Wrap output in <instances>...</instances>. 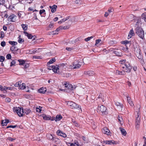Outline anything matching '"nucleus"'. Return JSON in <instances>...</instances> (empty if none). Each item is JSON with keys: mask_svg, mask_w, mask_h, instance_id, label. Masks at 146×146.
I'll use <instances>...</instances> for the list:
<instances>
[{"mask_svg": "<svg viewBox=\"0 0 146 146\" xmlns=\"http://www.w3.org/2000/svg\"><path fill=\"white\" fill-rule=\"evenodd\" d=\"M134 35V32L133 29H132L131 30H130L129 33L128 37H129V38H131Z\"/></svg>", "mask_w": 146, "mask_h": 146, "instance_id": "4be33fe9", "label": "nucleus"}, {"mask_svg": "<svg viewBox=\"0 0 146 146\" xmlns=\"http://www.w3.org/2000/svg\"><path fill=\"white\" fill-rule=\"evenodd\" d=\"M25 88V84L24 83H23L19 86V89H24Z\"/></svg>", "mask_w": 146, "mask_h": 146, "instance_id": "bb28decb", "label": "nucleus"}, {"mask_svg": "<svg viewBox=\"0 0 146 146\" xmlns=\"http://www.w3.org/2000/svg\"><path fill=\"white\" fill-rule=\"evenodd\" d=\"M52 141L57 143H59L60 142V141L59 139L55 137L53 139Z\"/></svg>", "mask_w": 146, "mask_h": 146, "instance_id": "7c9ffc66", "label": "nucleus"}, {"mask_svg": "<svg viewBox=\"0 0 146 146\" xmlns=\"http://www.w3.org/2000/svg\"><path fill=\"white\" fill-rule=\"evenodd\" d=\"M136 33L142 39H143L144 36V32L142 29L139 27H137L136 29Z\"/></svg>", "mask_w": 146, "mask_h": 146, "instance_id": "7ed1b4c3", "label": "nucleus"}, {"mask_svg": "<svg viewBox=\"0 0 146 146\" xmlns=\"http://www.w3.org/2000/svg\"><path fill=\"white\" fill-rule=\"evenodd\" d=\"M102 131L104 134H107L108 135H110V131L106 127H104Z\"/></svg>", "mask_w": 146, "mask_h": 146, "instance_id": "9b49d317", "label": "nucleus"}, {"mask_svg": "<svg viewBox=\"0 0 146 146\" xmlns=\"http://www.w3.org/2000/svg\"><path fill=\"white\" fill-rule=\"evenodd\" d=\"M21 25L23 30L26 31L27 30V25L22 24Z\"/></svg>", "mask_w": 146, "mask_h": 146, "instance_id": "c85d7f7f", "label": "nucleus"}, {"mask_svg": "<svg viewBox=\"0 0 146 146\" xmlns=\"http://www.w3.org/2000/svg\"><path fill=\"white\" fill-rule=\"evenodd\" d=\"M45 12V10L44 9L41 10L40 11L39 13L40 15H41L43 13Z\"/></svg>", "mask_w": 146, "mask_h": 146, "instance_id": "774afa93", "label": "nucleus"}, {"mask_svg": "<svg viewBox=\"0 0 146 146\" xmlns=\"http://www.w3.org/2000/svg\"><path fill=\"white\" fill-rule=\"evenodd\" d=\"M7 139L11 141H13L15 140V139L12 138L11 137H9L7 138Z\"/></svg>", "mask_w": 146, "mask_h": 146, "instance_id": "6e6d98bb", "label": "nucleus"}, {"mask_svg": "<svg viewBox=\"0 0 146 146\" xmlns=\"http://www.w3.org/2000/svg\"><path fill=\"white\" fill-rule=\"evenodd\" d=\"M72 121L73 123V124L75 125V126L76 127H79V124L75 121L72 120Z\"/></svg>", "mask_w": 146, "mask_h": 146, "instance_id": "c756f323", "label": "nucleus"}, {"mask_svg": "<svg viewBox=\"0 0 146 146\" xmlns=\"http://www.w3.org/2000/svg\"><path fill=\"white\" fill-rule=\"evenodd\" d=\"M74 49L73 47H67L66 48V49L68 51H70L72 50H73Z\"/></svg>", "mask_w": 146, "mask_h": 146, "instance_id": "3c124183", "label": "nucleus"}, {"mask_svg": "<svg viewBox=\"0 0 146 146\" xmlns=\"http://www.w3.org/2000/svg\"><path fill=\"white\" fill-rule=\"evenodd\" d=\"M42 117L45 120H48L50 119V117L46 115H43Z\"/></svg>", "mask_w": 146, "mask_h": 146, "instance_id": "c9c22d12", "label": "nucleus"}, {"mask_svg": "<svg viewBox=\"0 0 146 146\" xmlns=\"http://www.w3.org/2000/svg\"><path fill=\"white\" fill-rule=\"evenodd\" d=\"M9 43L13 45H15L17 44V42H16L9 41Z\"/></svg>", "mask_w": 146, "mask_h": 146, "instance_id": "ea45409f", "label": "nucleus"}, {"mask_svg": "<svg viewBox=\"0 0 146 146\" xmlns=\"http://www.w3.org/2000/svg\"><path fill=\"white\" fill-rule=\"evenodd\" d=\"M9 122V120L7 119H5V121L2 120L1 121V124L3 126L5 125H6L7 123Z\"/></svg>", "mask_w": 146, "mask_h": 146, "instance_id": "aec40b11", "label": "nucleus"}, {"mask_svg": "<svg viewBox=\"0 0 146 146\" xmlns=\"http://www.w3.org/2000/svg\"><path fill=\"white\" fill-rule=\"evenodd\" d=\"M74 3L77 4H79L80 3V0H75Z\"/></svg>", "mask_w": 146, "mask_h": 146, "instance_id": "e2e57ef3", "label": "nucleus"}, {"mask_svg": "<svg viewBox=\"0 0 146 146\" xmlns=\"http://www.w3.org/2000/svg\"><path fill=\"white\" fill-rule=\"evenodd\" d=\"M84 74L85 75H88L89 76H92L93 75H94L95 74L94 71L91 70L85 71L84 72Z\"/></svg>", "mask_w": 146, "mask_h": 146, "instance_id": "f8f14e48", "label": "nucleus"}, {"mask_svg": "<svg viewBox=\"0 0 146 146\" xmlns=\"http://www.w3.org/2000/svg\"><path fill=\"white\" fill-rule=\"evenodd\" d=\"M115 105L117 107L120 106V108H118V110L120 111H121L122 110V108H123V105L122 104H121L119 102H117L115 103Z\"/></svg>", "mask_w": 146, "mask_h": 146, "instance_id": "b1692460", "label": "nucleus"}, {"mask_svg": "<svg viewBox=\"0 0 146 146\" xmlns=\"http://www.w3.org/2000/svg\"><path fill=\"white\" fill-rule=\"evenodd\" d=\"M13 110L14 112H16L20 117L23 116L24 114L23 109H21L19 107H14Z\"/></svg>", "mask_w": 146, "mask_h": 146, "instance_id": "423d86ee", "label": "nucleus"}, {"mask_svg": "<svg viewBox=\"0 0 146 146\" xmlns=\"http://www.w3.org/2000/svg\"><path fill=\"white\" fill-rule=\"evenodd\" d=\"M46 91V89L45 88L42 87L40 88L38 90L39 92L42 94H44Z\"/></svg>", "mask_w": 146, "mask_h": 146, "instance_id": "6ab92c4d", "label": "nucleus"}, {"mask_svg": "<svg viewBox=\"0 0 146 146\" xmlns=\"http://www.w3.org/2000/svg\"><path fill=\"white\" fill-rule=\"evenodd\" d=\"M101 41V40L100 39H98L96 40L95 45H96Z\"/></svg>", "mask_w": 146, "mask_h": 146, "instance_id": "5fc2aeb1", "label": "nucleus"}, {"mask_svg": "<svg viewBox=\"0 0 146 146\" xmlns=\"http://www.w3.org/2000/svg\"><path fill=\"white\" fill-rule=\"evenodd\" d=\"M49 8L51 9V12L53 13L55 12L56 11L57 6L56 5H54L52 6H50Z\"/></svg>", "mask_w": 146, "mask_h": 146, "instance_id": "2eb2a0df", "label": "nucleus"}, {"mask_svg": "<svg viewBox=\"0 0 146 146\" xmlns=\"http://www.w3.org/2000/svg\"><path fill=\"white\" fill-rule=\"evenodd\" d=\"M94 37L93 36H91L90 37H88L87 38H85V40L86 41H88L90 40L92 38Z\"/></svg>", "mask_w": 146, "mask_h": 146, "instance_id": "a18cd8bd", "label": "nucleus"}, {"mask_svg": "<svg viewBox=\"0 0 146 146\" xmlns=\"http://www.w3.org/2000/svg\"><path fill=\"white\" fill-rule=\"evenodd\" d=\"M138 58L139 59V61L141 63V64H144V61L143 59L142 56V55H140L139 57L138 56Z\"/></svg>", "mask_w": 146, "mask_h": 146, "instance_id": "a878e982", "label": "nucleus"}, {"mask_svg": "<svg viewBox=\"0 0 146 146\" xmlns=\"http://www.w3.org/2000/svg\"><path fill=\"white\" fill-rule=\"evenodd\" d=\"M83 62L75 60L72 63V65H70L69 66V68L72 69H77L79 68L81 65L83 63Z\"/></svg>", "mask_w": 146, "mask_h": 146, "instance_id": "f03ea898", "label": "nucleus"}, {"mask_svg": "<svg viewBox=\"0 0 146 146\" xmlns=\"http://www.w3.org/2000/svg\"><path fill=\"white\" fill-rule=\"evenodd\" d=\"M5 59V58L3 56H0V61L3 62Z\"/></svg>", "mask_w": 146, "mask_h": 146, "instance_id": "4d7b16f0", "label": "nucleus"}, {"mask_svg": "<svg viewBox=\"0 0 146 146\" xmlns=\"http://www.w3.org/2000/svg\"><path fill=\"white\" fill-rule=\"evenodd\" d=\"M13 110L14 112H16L20 117L23 116L24 114L23 109H21L19 107H14Z\"/></svg>", "mask_w": 146, "mask_h": 146, "instance_id": "0eeeda50", "label": "nucleus"}, {"mask_svg": "<svg viewBox=\"0 0 146 146\" xmlns=\"http://www.w3.org/2000/svg\"><path fill=\"white\" fill-rule=\"evenodd\" d=\"M140 114L138 112L137 115H136V119L135 121V127L136 129L138 130L139 129L140 125V117H139Z\"/></svg>", "mask_w": 146, "mask_h": 146, "instance_id": "6e6552de", "label": "nucleus"}, {"mask_svg": "<svg viewBox=\"0 0 146 146\" xmlns=\"http://www.w3.org/2000/svg\"><path fill=\"white\" fill-rule=\"evenodd\" d=\"M15 63V62L14 60L11 63L10 66H12L13 65H14Z\"/></svg>", "mask_w": 146, "mask_h": 146, "instance_id": "680f3d73", "label": "nucleus"}, {"mask_svg": "<svg viewBox=\"0 0 146 146\" xmlns=\"http://www.w3.org/2000/svg\"><path fill=\"white\" fill-rule=\"evenodd\" d=\"M108 145L114 144L115 143V141L113 140L108 141Z\"/></svg>", "mask_w": 146, "mask_h": 146, "instance_id": "79ce46f5", "label": "nucleus"}, {"mask_svg": "<svg viewBox=\"0 0 146 146\" xmlns=\"http://www.w3.org/2000/svg\"><path fill=\"white\" fill-rule=\"evenodd\" d=\"M16 48L15 46H12L11 48V50L12 51H17V50H16Z\"/></svg>", "mask_w": 146, "mask_h": 146, "instance_id": "09e8293b", "label": "nucleus"}, {"mask_svg": "<svg viewBox=\"0 0 146 146\" xmlns=\"http://www.w3.org/2000/svg\"><path fill=\"white\" fill-rule=\"evenodd\" d=\"M55 59L54 58H52V59H51L49 62H48L47 63V64L48 65L49 64H51L53 63L54 62H55Z\"/></svg>", "mask_w": 146, "mask_h": 146, "instance_id": "4c0bfd02", "label": "nucleus"}, {"mask_svg": "<svg viewBox=\"0 0 146 146\" xmlns=\"http://www.w3.org/2000/svg\"><path fill=\"white\" fill-rule=\"evenodd\" d=\"M64 85L65 86V87L67 88L70 89L71 90H73V87L70 84H69L67 82H65L64 84Z\"/></svg>", "mask_w": 146, "mask_h": 146, "instance_id": "9d476101", "label": "nucleus"}, {"mask_svg": "<svg viewBox=\"0 0 146 146\" xmlns=\"http://www.w3.org/2000/svg\"><path fill=\"white\" fill-rule=\"evenodd\" d=\"M41 108L39 106V107L38 108H36V111L37 112H40V111H41Z\"/></svg>", "mask_w": 146, "mask_h": 146, "instance_id": "603ef678", "label": "nucleus"}, {"mask_svg": "<svg viewBox=\"0 0 146 146\" xmlns=\"http://www.w3.org/2000/svg\"><path fill=\"white\" fill-rule=\"evenodd\" d=\"M70 18V16L67 17L65 18L62 19L61 21L58 22V23L59 24H61L63 22H64L68 20Z\"/></svg>", "mask_w": 146, "mask_h": 146, "instance_id": "5701e85b", "label": "nucleus"}, {"mask_svg": "<svg viewBox=\"0 0 146 146\" xmlns=\"http://www.w3.org/2000/svg\"><path fill=\"white\" fill-rule=\"evenodd\" d=\"M47 137L48 139H51L52 141L53 140V139H54V137H53L52 135L50 134H48L47 135Z\"/></svg>", "mask_w": 146, "mask_h": 146, "instance_id": "2f4dec72", "label": "nucleus"}, {"mask_svg": "<svg viewBox=\"0 0 146 146\" xmlns=\"http://www.w3.org/2000/svg\"><path fill=\"white\" fill-rule=\"evenodd\" d=\"M125 71H124L123 70V71H119V75H125Z\"/></svg>", "mask_w": 146, "mask_h": 146, "instance_id": "bf43d9fd", "label": "nucleus"}, {"mask_svg": "<svg viewBox=\"0 0 146 146\" xmlns=\"http://www.w3.org/2000/svg\"><path fill=\"white\" fill-rule=\"evenodd\" d=\"M141 17L142 19H144L146 22V12L143 13Z\"/></svg>", "mask_w": 146, "mask_h": 146, "instance_id": "f704fd0d", "label": "nucleus"}, {"mask_svg": "<svg viewBox=\"0 0 146 146\" xmlns=\"http://www.w3.org/2000/svg\"><path fill=\"white\" fill-rule=\"evenodd\" d=\"M62 118V117L61 115H57L54 118V120L56 121H60Z\"/></svg>", "mask_w": 146, "mask_h": 146, "instance_id": "dca6fc26", "label": "nucleus"}, {"mask_svg": "<svg viewBox=\"0 0 146 146\" xmlns=\"http://www.w3.org/2000/svg\"><path fill=\"white\" fill-rule=\"evenodd\" d=\"M0 35H1V38H3L4 37V33L3 32H1Z\"/></svg>", "mask_w": 146, "mask_h": 146, "instance_id": "338daca9", "label": "nucleus"}, {"mask_svg": "<svg viewBox=\"0 0 146 146\" xmlns=\"http://www.w3.org/2000/svg\"><path fill=\"white\" fill-rule=\"evenodd\" d=\"M118 120L120 122V124H121V121L122 120V116L120 115H118Z\"/></svg>", "mask_w": 146, "mask_h": 146, "instance_id": "49530a36", "label": "nucleus"}, {"mask_svg": "<svg viewBox=\"0 0 146 146\" xmlns=\"http://www.w3.org/2000/svg\"><path fill=\"white\" fill-rule=\"evenodd\" d=\"M5 41H2L1 42V45L3 47L5 46Z\"/></svg>", "mask_w": 146, "mask_h": 146, "instance_id": "052dcab7", "label": "nucleus"}, {"mask_svg": "<svg viewBox=\"0 0 146 146\" xmlns=\"http://www.w3.org/2000/svg\"><path fill=\"white\" fill-rule=\"evenodd\" d=\"M114 53L117 56H120L122 55L121 53L117 51H113Z\"/></svg>", "mask_w": 146, "mask_h": 146, "instance_id": "473e14b6", "label": "nucleus"}, {"mask_svg": "<svg viewBox=\"0 0 146 146\" xmlns=\"http://www.w3.org/2000/svg\"><path fill=\"white\" fill-rule=\"evenodd\" d=\"M19 62V65H24L25 63V61L23 60H18Z\"/></svg>", "mask_w": 146, "mask_h": 146, "instance_id": "e433bc0d", "label": "nucleus"}, {"mask_svg": "<svg viewBox=\"0 0 146 146\" xmlns=\"http://www.w3.org/2000/svg\"><path fill=\"white\" fill-rule=\"evenodd\" d=\"M42 48H39L37 49H35L34 50V53L37 52H40Z\"/></svg>", "mask_w": 146, "mask_h": 146, "instance_id": "8fccbe9b", "label": "nucleus"}, {"mask_svg": "<svg viewBox=\"0 0 146 146\" xmlns=\"http://www.w3.org/2000/svg\"><path fill=\"white\" fill-rule=\"evenodd\" d=\"M113 9V8L111 7H110L109 8L108 10V11L109 12V13H111V12H113L112 10H113V9Z\"/></svg>", "mask_w": 146, "mask_h": 146, "instance_id": "69168bd1", "label": "nucleus"}, {"mask_svg": "<svg viewBox=\"0 0 146 146\" xmlns=\"http://www.w3.org/2000/svg\"><path fill=\"white\" fill-rule=\"evenodd\" d=\"M74 19H73V17H71L70 16V18L68 19L69 20V23H73V21H74Z\"/></svg>", "mask_w": 146, "mask_h": 146, "instance_id": "37998d69", "label": "nucleus"}, {"mask_svg": "<svg viewBox=\"0 0 146 146\" xmlns=\"http://www.w3.org/2000/svg\"><path fill=\"white\" fill-rule=\"evenodd\" d=\"M24 68H27L29 66V64L27 63H25V64L24 65Z\"/></svg>", "mask_w": 146, "mask_h": 146, "instance_id": "13d9d810", "label": "nucleus"}, {"mask_svg": "<svg viewBox=\"0 0 146 146\" xmlns=\"http://www.w3.org/2000/svg\"><path fill=\"white\" fill-rule=\"evenodd\" d=\"M6 58L8 59H10L11 58V55L10 54H7L6 56Z\"/></svg>", "mask_w": 146, "mask_h": 146, "instance_id": "864d4df0", "label": "nucleus"}, {"mask_svg": "<svg viewBox=\"0 0 146 146\" xmlns=\"http://www.w3.org/2000/svg\"><path fill=\"white\" fill-rule=\"evenodd\" d=\"M67 104L70 107L71 109H77L79 110H81V107L80 106H78L76 104V103L72 102H68L67 103Z\"/></svg>", "mask_w": 146, "mask_h": 146, "instance_id": "20e7f679", "label": "nucleus"}, {"mask_svg": "<svg viewBox=\"0 0 146 146\" xmlns=\"http://www.w3.org/2000/svg\"><path fill=\"white\" fill-rule=\"evenodd\" d=\"M15 17V15L13 14H12L8 18V20L9 21H15L13 20V19Z\"/></svg>", "mask_w": 146, "mask_h": 146, "instance_id": "f3484780", "label": "nucleus"}, {"mask_svg": "<svg viewBox=\"0 0 146 146\" xmlns=\"http://www.w3.org/2000/svg\"><path fill=\"white\" fill-rule=\"evenodd\" d=\"M33 58H35L36 59H41V57L39 56H33Z\"/></svg>", "mask_w": 146, "mask_h": 146, "instance_id": "c03bdc74", "label": "nucleus"}, {"mask_svg": "<svg viewBox=\"0 0 146 146\" xmlns=\"http://www.w3.org/2000/svg\"><path fill=\"white\" fill-rule=\"evenodd\" d=\"M47 68L49 70H52L54 72L60 74V72L59 71V68L58 67L54 66H51L48 67Z\"/></svg>", "mask_w": 146, "mask_h": 146, "instance_id": "1a4fd4ad", "label": "nucleus"}, {"mask_svg": "<svg viewBox=\"0 0 146 146\" xmlns=\"http://www.w3.org/2000/svg\"><path fill=\"white\" fill-rule=\"evenodd\" d=\"M53 24L51 23L49 25L46 27V30H50L51 29L53 28Z\"/></svg>", "mask_w": 146, "mask_h": 146, "instance_id": "cd10ccee", "label": "nucleus"}, {"mask_svg": "<svg viewBox=\"0 0 146 146\" xmlns=\"http://www.w3.org/2000/svg\"><path fill=\"white\" fill-rule=\"evenodd\" d=\"M119 62L121 64V66L123 69V70L127 72H130L132 68L129 62H125L124 60H121Z\"/></svg>", "mask_w": 146, "mask_h": 146, "instance_id": "f257e3e1", "label": "nucleus"}, {"mask_svg": "<svg viewBox=\"0 0 146 146\" xmlns=\"http://www.w3.org/2000/svg\"><path fill=\"white\" fill-rule=\"evenodd\" d=\"M58 33L56 31H53L50 33L49 34V35H55L56 34H58Z\"/></svg>", "mask_w": 146, "mask_h": 146, "instance_id": "de8ad7c7", "label": "nucleus"}, {"mask_svg": "<svg viewBox=\"0 0 146 146\" xmlns=\"http://www.w3.org/2000/svg\"><path fill=\"white\" fill-rule=\"evenodd\" d=\"M120 129L122 135L125 136L127 133L126 131L122 127H120Z\"/></svg>", "mask_w": 146, "mask_h": 146, "instance_id": "393cba45", "label": "nucleus"}, {"mask_svg": "<svg viewBox=\"0 0 146 146\" xmlns=\"http://www.w3.org/2000/svg\"><path fill=\"white\" fill-rule=\"evenodd\" d=\"M23 33L25 36L28 37L29 39H31L33 37V36L31 34L28 33L27 32L24 31Z\"/></svg>", "mask_w": 146, "mask_h": 146, "instance_id": "a211bd4d", "label": "nucleus"}, {"mask_svg": "<svg viewBox=\"0 0 146 146\" xmlns=\"http://www.w3.org/2000/svg\"><path fill=\"white\" fill-rule=\"evenodd\" d=\"M8 87L4 86L1 91H3L4 93H5L7 92L6 90L8 89Z\"/></svg>", "mask_w": 146, "mask_h": 146, "instance_id": "a19ab883", "label": "nucleus"}, {"mask_svg": "<svg viewBox=\"0 0 146 146\" xmlns=\"http://www.w3.org/2000/svg\"><path fill=\"white\" fill-rule=\"evenodd\" d=\"M64 77L68 78L70 77L71 76V74L68 73H64L63 75Z\"/></svg>", "mask_w": 146, "mask_h": 146, "instance_id": "58836bf2", "label": "nucleus"}, {"mask_svg": "<svg viewBox=\"0 0 146 146\" xmlns=\"http://www.w3.org/2000/svg\"><path fill=\"white\" fill-rule=\"evenodd\" d=\"M25 113L27 115L28 114L31 112V110L29 109L26 108L24 110Z\"/></svg>", "mask_w": 146, "mask_h": 146, "instance_id": "72a5a7b5", "label": "nucleus"}, {"mask_svg": "<svg viewBox=\"0 0 146 146\" xmlns=\"http://www.w3.org/2000/svg\"><path fill=\"white\" fill-rule=\"evenodd\" d=\"M63 27H60L58 28H57L56 30V31L58 33V32L60 30V29H62Z\"/></svg>", "mask_w": 146, "mask_h": 146, "instance_id": "0e129e2a", "label": "nucleus"}, {"mask_svg": "<svg viewBox=\"0 0 146 146\" xmlns=\"http://www.w3.org/2000/svg\"><path fill=\"white\" fill-rule=\"evenodd\" d=\"M56 133L58 135L62 136L64 138L66 137V135L65 133L62 132L60 130H58Z\"/></svg>", "mask_w": 146, "mask_h": 146, "instance_id": "ddd939ff", "label": "nucleus"}, {"mask_svg": "<svg viewBox=\"0 0 146 146\" xmlns=\"http://www.w3.org/2000/svg\"><path fill=\"white\" fill-rule=\"evenodd\" d=\"M126 97L127 98V101L129 104L130 105V106H133V103L132 101H131L130 100V98L129 96H127Z\"/></svg>", "mask_w": 146, "mask_h": 146, "instance_id": "412c9836", "label": "nucleus"}, {"mask_svg": "<svg viewBox=\"0 0 146 146\" xmlns=\"http://www.w3.org/2000/svg\"><path fill=\"white\" fill-rule=\"evenodd\" d=\"M98 110L99 111L102 113V115H104L108 113V111H106V107L103 105L98 106Z\"/></svg>", "mask_w": 146, "mask_h": 146, "instance_id": "39448f33", "label": "nucleus"}, {"mask_svg": "<svg viewBox=\"0 0 146 146\" xmlns=\"http://www.w3.org/2000/svg\"><path fill=\"white\" fill-rule=\"evenodd\" d=\"M134 51L135 52V54L137 55V56H138L139 57V56L141 55L140 54V50L139 48H134Z\"/></svg>", "mask_w": 146, "mask_h": 146, "instance_id": "4468645a", "label": "nucleus"}]
</instances>
